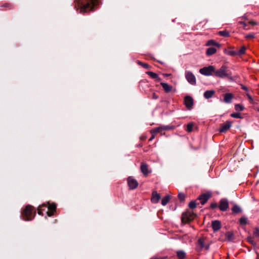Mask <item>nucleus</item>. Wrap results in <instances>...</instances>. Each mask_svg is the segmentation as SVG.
<instances>
[{"instance_id": "1", "label": "nucleus", "mask_w": 259, "mask_h": 259, "mask_svg": "<svg viewBox=\"0 0 259 259\" xmlns=\"http://www.w3.org/2000/svg\"><path fill=\"white\" fill-rule=\"evenodd\" d=\"M76 9H79L80 13H84L93 10L97 5L98 0H75Z\"/></svg>"}, {"instance_id": "2", "label": "nucleus", "mask_w": 259, "mask_h": 259, "mask_svg": "<svg viewBox=\"0 0 259 259\" xmlns=\"http://www.w3.org/2000/svg\"><path fill=\"white\" fill-rule=\"evenodd\" d=\"M35 215L32 209V206L28 205L22 213V218L24 221H30L32 220Z\"/></svg>"}, {"instance_id": "3", "label": "nucleus", "mask_w": 259, "mask_h": 259, "mask_svg": "<svg viewBox=\"0 0 259 259\" xmlns=\"http://www.w3.org/2000/svg\"><path fill=\"white\" fill-rule=\"evenodd\" d=\"M214 76L220 78L229 77L230 76V74L227 71V67L226 65H223L222 67L214 71Z\"/></svg>"}, {"instance_id": "4", "label": "nucleus", "mask_w": 259, "mask_h": 259, "mask_svg": "<svg viewBox=\"0 0 259 259\" xmlns=\"http://www.w3.org/2000/svg\"><path fill=\"white\" fill-rule=\"evenodd\" d=\"M42 206L48 207V211H47V214L49 217H51L54 214V212L56 210V205L55 204H48V206L47 204H43L42 205H39L38 208V213L40 215H42L41 212V207Z\"/></svg>"}, {"instance_id": "5", "label": "nucleus", "mask_w": 259, "mask_h": 259, "mask_svg": "<svg viewBox=\"0 0 259 259\" xmlns=\"http://www.w3.org/2000/svg\"><path fill=\"white\" fill-rule=\"evenodd\" d=\"M214 71L215 67L212 65L203 67L199 70V73L205 76L212 75L214 74Z\"/></svg>"}, {"instance_id": "6", "label": "nucleus", "mask_w": 259, "mask_h": 259, "mask_svg": "<svg viewBox=\"0 0 259 259\" xmlns=\"http://www.w3.org/2000/svg\"><path fill=\"white\" fill-rule=\"evenodd\" d=\"M194 218L195 214L192 211H187L183 213L182 219L183 222L187 223L193 220Z\"/></svg>"}, {"instance_id": "7", "label": "nucleus", "mask_w": 259, "mask_h": 259, "mask_svg": "<svg viewBox=\"0 0 259 259\" xmlns=\"http://www.w3.org/2000/svg\"><path fill=\"white\" fill-rule=\"evenodd\" d=\"M185 77L187 80L192 85H195L196 83V78L194 75L190 71L185 72Z\"/></svg>"}, {"instance_id": "8", "label": "nucleus", "mask_w": 259, "mask_h": 259, "mask_svg": "<svg viewBox=\"0 0 259 259\" xmlns=\"http://www.w3.org/2000/svg\"><path fill=\"white\" fill-rule=\"evenodd\" d=\"M203 248L208 249L209 245L205 244L203 238H199L197 241V249L198 250L201 251Z\"/></svg>"}, {"instance_id": "9", "label": "nucleus", "mask_w": 259, "mask_h": 259, "mask_svg": "<svg viewBox=\"0 0 259 259\" xmlns=\"http://www.w3.org/2000/svg\"><path fill=\"white\" fill-rule=\"evenodd\" d=\"M127 183L130 189H135L138 186V183L132 177H129L127 178Z\"/></svg>"}, {"instance_id": "10", "label": "nucleus", "mask_w": 259, "mask_h": 259, "mask_svg": "<svg viewBox=\"0 0 259 259\" xmlns=\"http://www.w3.org/2000/svg\"><path fill=\"white\" fill-rule=\"evenodd\" d=\"M184 104L188 109H190L193 105V100L190 96H186L184 98Z\"/></svg>"}, {"instance_id": "11", "label": "nucleus", "mask_w": 259, "mask_h": 259, "mask_svg": "<svg viewBox=\"0 0 259 259\" xmlns=\"http://www.w3.org/2000/svg\"><path fill=\"white\" fill-rule=\"evenodd\" d=\"M232 122L230 121H227L224 123H223L221 125V127L219 130L220 133H225L228 130L231 126Z\"/></svg>"}, {"instance_id": "12", "label": "nucleus", "mask_w": 259, "mask_h": 259, "mask_svg": "<svg viewBox=\"0 0 259 259\" xmlns=\"http://www.w3.org/2000/svg\"><path fill=\"white\" fill-rule=\"evenodd\" d=\"M170 129V127L169 126H161L157 127H156L151 131V133L152 134H156L158 133H160L163 131L169 130Z\"/></svg>"}, {"instance_id": "13", "label": "nucleus", "mask_w": 259, "mask_h": 259, "mask_svg": "<svg viewBox=\"0 0 259 259\" xmlns=\"http://www.w3.org/2000/svg\"><path fill=\"white\" fill-rule=\"evenodd\" d=\"M229 207V203L227 199H222L220 202L219 208L222 211H226Z\"/></svg>"}, {"instance_id": "14", "label": "nucleus", "mask_w": 259, "mask_h": 259, "mask_svg": "<svg viewBox=\"0 0 259 259\" xmlns=\"http://www.w3.org/2000/svg\"><path fill=\"white\" fill-rule=\"evenodd\" d=\"M212 228L214 232L219 231L221 228V223L220 221L216 220L211 223Z\"/></svg>"}, {"instance_id": "15", "label": "nucleus", "mask_w": 259, "mask_h": 259, "mask_svg": "<svg viewBox=\"0 0 259 259\" xmlns=\"http://www.w3.org/2000/svg\"><path fill=\"white\" fill-rule=\"evenodd\" d=\"M210 197L209 194H203L199 196L198 199L200 200L202 205H204Z\"/></svg>"}, {"instance_id": "16", "label": "nucleus", "mask_w": 259, "mask_h": 259, "mask_svg": "<svg viewBox=\"0 0 259 259\" xmlns=\"http://www.w3.org/2000/svg\"><path fill=\"white\" fill-rule=\"evenodd\" d=\"M160 84L161 85L164 91L166 93H168L172 91V89H173L171 85L168 84V83L162 82L160 83Z\"/></svg>"}, {"instance_id": "17", "label": "nucleus", "mask_w": 259, "mask_h": 259, "mask_svg": "<svg viewBox=\"0 0 259 259\" xmlns=\"http://www.w3.org/2000/svg\"><path fill=\"white\" fill-rule=\"evenodd\" d=\"M160 198V195L158 194L156 192L154 191L152 193V197H151V201L153 203H157Z\"/></svg>"}, {"instance_id": "18", "label": "nucleus", "mask_w": 259, "mask_h": 259, "mask_svg": "<svg viewBox=\"0 0 259 259\" xmlns=\"http://www.w3.org/2000/svg\"><path fill=\"white\" fill-rule=\"evenodd\" d=\"M233 97L232 93H226L224 95V101L226 103H231Z\"/></svg>"}, {"instance_id": "19", "label": "nucleus", "mask_w": 259, "mask_h": 259, "mask_svg": "<svg viewBox=\"0 0 259 259\" xmlns=\"http://www.w3.org/2000/svg\"><path fill=\"white\" fill-rule=\"evenodd\" d=\"M214 93L215 92L213 90L206 91L204 93V97L206 99H208L211 98L214 94Z\"/></svg>"}, {"instance_id": "20", "label": "nucleus", "mask_w": 259, "mask_h": 259, "mask_svg": "<svg viewBox=\"0 0 259 259\" xmlns=\"http://www.w3.org/2000/svg\"><path fill=\"white\" fill-rule=\"evenodd\" d=\"M206 46H215L218 48H220L221 47V45L213 40V39H211L208 40L206 44Z\"/></svg>"}, {"instance_id": "21", "label": "nucleus", "mask_w": 259, "mask_h": 259, "mask_svg": "<svg viewBox=\"0 0 259 259\" xmlns=\"http://www.w3.org/2000/svg\"><path fill=\"white\" fill-rule=\"evenodd\" d=\"M141 170L144 175H147L148 173V165L145 163H142L141 165Z\"/></svg>"}, {"instance_id": "22", "label": "nucleus", "mask_w": 259, "mask_h": 259, "mask_svg": "<svg viewBox=\"0 0 259 259\" xmlns=\"http://www.w3.org/2000/svg\"><path fill=\"white\" fill-rule=\"evenodd\" d=\"M217 52V50L215 48L213 47H210L207 49L206 51V55L207 56H211Z\"/></svg>"}, {"instance_id": "23", "label": "nucleus", "mask_w": 259, "mask_h": 259, "mask_svg": "<svg viewBox=\"0 0 259 259\" xmlns=\"http://www.w3.org/2000/svg\"><path fill=\"white\" fill-rule=\"evenodd\" d=\"M177 255L179 259H184L186 257V253L183 250H179L177 252Z\"/></svg>"}, {"instance_id": "24", "label": "nucleus", "mask_w": 259, "mask_h": 259, "mask_svg": "<svg viewBox=\"0 0 259 259\" xmlns=\"http://www.w3.org/2000/svg\"><path fill=\"white\" fill-rule=\"evenodd\" d=\"M227 239L229 241H232L234 239V234L231 232H227L225 234Z\"/></svg>"}, {"instance_id": "25", "label": "nucleus", "mask_w": 259, "mask_h": 259, "mask_svg": "<svg viewBox=\"0 0 259 259\" xmlns=\"http://www.w3.org/2000/svg\"><path fill=\"white\" fill-rule=\"evenodd\" d=\"M170 199V196L169 195H166L164 197H163L161 200V204L162 205L165 206L166 205L167 203L169 202Z\"/></svg>"}, {"instance_id": "26", "label": "nucleus", "mask_w": 259, "mask_h": 259, "mask_svg": "<svg viewBox=\"0 0 259 259\" xmlns=\"http://www.w3.org/2000/svg\"><path fill=\"white\" fill-rule=\"evenodd\" d=\"M246 48L242 46L241 49L237 52V56H241L245 53Z\"/></svg>"}, {"instance_id": "27", "label": "nucleus", "mask_w": 259, "mask_h": 259, "mask_svg": "<svg viewBox=\"0 0 259 259\" xmlns=\"http://www.w3.org/2000/svg\"><path fill=\"white\" fill-rule=\"evenodd\" d=\"M233 212L235 213H239L241 211V208L237 205H235L232 208Z\"/></svg>"}, {"instance_id": "28", "label": "nucleus", "mask_w": 259, "mask_h": 259, "mask_svg": "<svg viewBox=\"0 0 259 259\" xmlns=\"http://www.w3.org/2000/svg\"><path fill=\"white\" fill-rule=\"evenodd\" d=\"M194 126V124L193 122L189 123L187 125L186 131L188 133H191L193 130Z\"/></svg>"}, {"instance_id": "29", "label": "nucleus", "mask_w": 259, "mask_h": 259, "mask_svg": "<svg viewBox=\"0 0 259 259\" xmlns=\"http://www.w3.org/2000/svg\"><path fill=\"white\" fill-rule=\"evenodd\" d=\"M219 34L222 36L228 37L229 36V32L227 30L220 31Z\"/></svg>"}, {"instance_id": "30", "label": "nucleus", "mask_w": 259, "mask_h": 259, "mask_svg": "<svg viewBox=\"0 0 259 259\" xmlns=\"http://www.w3.org/2000/svg\"><path fill=\"white\" fill-rule=\"evenodd\" d=\"M239 222L241 225H245L247 224V219L246 217H241L239 220Z\"/></svg>"}, {"instance_id": "31", "label": "nucleus", "mask_w": 259, "mask_h": 259, "mask_svg": "<svg viewBox=\"0 0 259 259\" xmlns=\"http://www.w3.org/2000/svg\"><path fill=\"white\" fill-rule=\"evenodd\" d=\"M147 74L153 79H155V78H157L158 74L153 72L148 71V72H147Z\"/></svg>"}, {"instance_id": "32", "label": "nucleus", "mask_w": 259, "mask_h": 259, "mask_svg": "<svg viewBox=\"0 0 259 259\" xmlns=\"http://www.w3.org/2000/svg\"><path fill=\"white\" fill-rule=\"evenodd\" d=\"M244 109V107L242 105H240L239 104H236L235 105V109L237 111H243Z\"/></svg>"}, {"instance_id": "33", "label": "nucleus", "mask_w": 259, "mask_h": 259, "mask_svg": "<svg viewBox=\"0 0 259 259\" xmlns=\"http://www.w3.org/2000/svg\"><path fill=\"white\" fill-rule=\"evenodd\" d=\"M227 55L234 56H237V51H227L226 50L225 52Z\"/></svg>"}, {"instance_id": "34", "label": "nucleus", "mask_w": 259, "mask_h": 259, "mask_svg": "<svg viewBox=\"0 0 259 259\" xmlns=\"http://www.w3.org/2000/svg\"><path fill=\"white\" fill-rule=\"evenodd\" d=\"M231 116L235 118H241V115L240 113L235 112L231 114Z\"/></svg>"}, {"instance_id": "35", "label": "nucleus", "mask_w": 259, "mask_h": 259, "mask_svg": "<svg viewBox=\"0 0 259 259\" xmlns=\"http://www.w3.org/2000/svg\"><path fill=\"white\" fill-rule=\"evenodd\" d=\"M138 64L142 66L144 68H146V69H148L149 68V66L148 64H145V63H142V62L140 61H138Z\"/></svg>"}, {"instance_id": "36", "label": "nucleus", "mask_w": 259, "mask_h": 259, "mask_svg": "<svg viewBox=\"0 0 259 259\" xmlns=\"http://www.w3.org/2000/svg\"><path fill=\"white\" fill-rule=\"evenodd\" d=\"M178 197H179V199L181 201H182L184 200L185 198V195L184 193H179Z\"/></svg>"}, {"instance_id": "37", "label": "nucleus", "mask_w": 259, "mask_h": 259, "mask_svg": "<svg viewBox=\"0 0 259 259\" xmlns=\"http://www.w3.org/2000/svg\"><path fill=\"white\" fill-rule=\"evenodd\" d=\"M189 207L191 209H194L196 207V203L194 201H191L189 204Z\"/></svg>"}, {"instance_id": "38", "label": "nucleus", "mask_w": 259, "mask_h": 259, "mask_svg": "<svg viewBox=\"0 0 259 259\" xmlns=\"http://www.w3.org/2000/svg\"><path fill=\"white\" fill-rule=\"evenodd\" d=\"M246 96L248 97V99L251 104H254V101L253 98L251 97V96L248 94L247 93L246 94Z\"/></svg>"}, {"instance_id": "39", "label": "nucleus", "mask_w": 259, "mask_h": 259, "mask_svg": "<svg viewBox=\"0 0 259 259\" xmlns=\"http://www.w3.org/2000/svg\"><path fill=\"white\" fill-rule=\"evenodd\" d=\"M254 236L259 239V229L256 228L254 231Z\"/></svg>"}, {"instance_id": "40", "label": "nucleus", "mask_w": 259, "mask_h": 259, "mask_svg": "<svg viewBox=\"0 0 259 259\" xmlns=\"http://www.w3.org/2000/svg\"><path fill=\"white\" fill-rule=\"evenodd\" d=\"M218 207V204L216 203H211L210 204V207L212 209Z\"/></svg>"}, {"instance_id": "41", "label": "nucleus", "mask_w": 259, "mask_h": 259, "mask_svg": "<svg viewBox=\"0 0 259 259\" xmlns=\"http://www.w3.org/2000/svg\"><path fill=\"white\" fill-rule=\"evenodd\" d=\"M247 240H248V241L249 243H251L253 245H255V243H254V241L253 240V239L251 237H248Z\"/></svg>"}, {"instance_id": "42", "label": "nucleus", "mask_w": 259, "mask_h": 259, "mask_svg": "<svg viewBox=\"0 0 259 259\" xmlns=\"http://www.w3.org/2000/svg\"><path fill=\"white\" fill-rule=\"evenodd\" d=\"M254 35L253 34H248L246 36V38H253Z\"/></svg>"}, {"instance_id": "43", "label": "nucleus", "mask_w": 259, "mask_h": 259, "mask_svg": "<svg viewBox=\"0 0 259 259\" xmlns=\"http://www.w3.org/2000/svg\"><path fill=\"white\" fill-rule=\"evenodd\" d=\"M241 89L245 91H248V88L247 87L243 85V84H241Z\"/></svg>"}, {"instance_id": "44", "label": "nucleus", "mask_w": 259, "mask_h": 259, "mask_svg": "<svg viewBox=\"0 0 259 259\" xmlns=\"http://www.w3.org/2000/svg\"><path fill=\"white\" fill-rule=\"evenodd\" d=\"M152 98L154 99H157L158 98V96L155 93H153Z\"/></svg>"}, {"instance_id": "45", "label": "nucleus", "mask_w": 259, "mask_h": 259, "mask_svg": "<svg viewBox=\"0 0 259 259\" xmlns=\"http://www.w3.org/2000/svg\"><path fill=\"white\" fill-rule=\"evenodd\" d=\"M240 24L243 25L244 29H246V27L247 25L244 22H241Z\"/></svg>"}, {"instance_id": "46", "label": "nucleus", "mask_w": 259, "mask_h": 259, "mask_svg": "<svg viewBox=\"0 0 259 259\" xmlns=\"http://www.w3.org/2000/svg\"><path fill=\"white\" fill-rule=\"evenodd\" d=\"M155 81L157 82H159L161 80V78H160L158 75L157 76V78H155Z\"/></svg>"}, {"instance_id": "47", "label": "nucleus", "mask_w": 259, "mask_h": 259, "mask_svg": "<svg viewBox=\"0 0 259 259\" xmlns=\"http://www.w3.org/2000/svg\"><path fill=\"white\" fill-rule=\"evenodd\" d=\"M154 134H152V137L149 139L150 141H151L154 138Z\"/></svg>"}, {"instance_id": "48", "label": "nucleus", "mask_w": 259, "mask_h": 259, "mask_svg": "<svg viewBox=\"0 0 259 259\" xmlns=\"http://www.w3.org/2000/svg\"><path fill=\"white\" fill-rule=\"evenodd\" d=\"M250 23L252 24V25H256V23L254 22H250Z\"/></svg>"}, {"instance_id": "49", "label": "nucleus", "mask_w": 259, "mask_h": 259, "mask_svg": "<svg viewBox=\"0 0 259 259\" xmlns=\"http://www.w3.org/2000/svg\"><path fill=\"white\" fill-rule=\"evenodd\" d=\"M163 75L164 76H169L170 75V74H164Z\"/></svg>"}, {"instance_id": "50", "label": "nucleus", "mask_w": 259, "mask_h": 259, "mask_svg": "<svg viewBox=\"0 0 259 259\" xmlns=\"http://www.w3.org/2000/svg\"><path fill=\"white\" fill-rule=\"evenodd\" d=\"M151 259H163L162 258H151Z\"/></svg>"}]
</instances>
